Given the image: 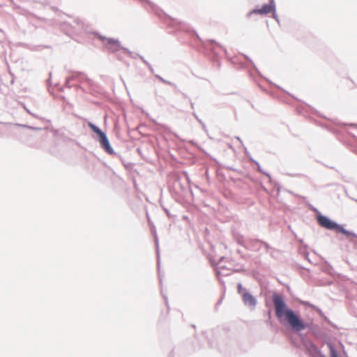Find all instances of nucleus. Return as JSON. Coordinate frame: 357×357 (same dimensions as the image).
I'll return each mask as SVG.
<instances>
[{
	"instance_id": "f257e3e1",
	"label": "nucleus",
	"mask_w": 357,
	"mask_h": 357,
	"mask_svg": "<svg viewBox=\"0 0 357 357\" xmlns=\"http://www.w3.org/2000/svg\"><path fill=\"white\" fill-rule=\"evenodd\" d=\"M273 301L275 308V314L278 319H281L284 317L291 327L297 331L305 328V324L300 319L298 316L291 310L286 308L284 301L280 295L274 294Z\"/></svg>"
},
{
	"instance_id": "f03ea898",
	"label": "nucleus",
	"mask_w": 357,
	"mask_h": 357,
	"mask_svg": "<svg viewBox=\"0 0 357 357\" xmlns=\"http://www.w3.org/2000/svg\"><path fill=\"white\" fill-rule=\"evenodd\" d=\"M88 127L96 134V140L98 142L101 149L108 155L121 158V155L114 151L105 132L93 123L89 121Z\"/></svg>"
},
{
	"instance_id": "7ed1b4c3",
	"label": "nucleus",
	"mask_w": 357,
	"mask_h": 357,
	"mask_svg": "<svg viewBox=\"0 0 357 357\" xmlns=\"http://www.w3.org/2000/svg\"><path fill=\"white\" fill-rule=\"evenodd\" d=\"M89 33L93 35L96 38L100 40L103 43L105 49L109 53L116 54L119 50H122L124 54L132 56V52L130 51L127 47L122 46L119 39L107 38L105 36H102L97 31H89Z\"/></svg>"
},
{
	"instance_id": "20e7f679",
	"label": "nucleus",
	"mask_w": 357,
	"mask_h": 357,
	"mask_svg": "<svg viewBox=\"0 0 357 357\" xmlns=\"http://www.w3.org/2000/svg\"><path fill=\"white\" fill-rule=\"evenodd\" d=\"M317 222L319 225L328 229L335 230L337 232H341L346 236H349L350 233L346 231L341 225L333 222L328 218L319 215L317 216Z\"/></svg>"
},
{
	"instance_id": "39448f33",
	"label": "nucleus",
	"mask_w": 357,
	"mask_h": 357,
	"mask_svg": "<svg viewBox=\"0 0 357 357\" xmlns=\"http://www.w3.org/2000/svg\"><path fill=\"white\" fill-rule=\"evenodd\" d=\"M63 26L70 31L72 33L77 36H79L84 32H87L85 24L79 19L75 20L73 24L66 23Z\"/></svg>"
},
{
	"instance_id": "423d86ee",
	"label": "nucleus",
	"mask_w": 357,
	"mask_h": 357,
	"mask_svg": "<svg viewBox=\"0 0 357 357\" xmlns=\"http://www.w3.org/2000/svg\"><path fill=\"white\" fill-rule=\"evenodd\" d=\"M275 10V4L273 0L268 4L264 5L260 9H255L249 13L248 16L252 14L266 15Z\"/></svg>"
},
{
	"instance_id": "0eeeda50",
	"label": "nucleus",
	"mask_w": 357,
	"mask_h": 357,
	"mask_svg": "<svg viewBox=\"0 0 357 357\" xmlns=\"http://www.w3.org/2000/svg\"><path fill=\"white\" fill-rule=\"evenodd\" d=\"M73 80H79L80 82H85L89 85L91 86L93 83V80L87 77V75L81 71H73L70 75Z\"/></svg>"
},
{
	"instance_id": "6e6552de",
	"label": "nucleus",
	"mask_w": 357,
	"mask_h": 357,
	"mask_svg": "<svg viewBox=\"0 0 357 357\" xmlns=\"http://www.w3.org/2000/svg\"><path fill=\"white\" fill-rule=\"evenodd\" d=\"M146 216L147 218L149 225L151 228V233L153 237V241L155 246V250H156V227L153 221L151 219L148 211L146 210Z\"/></svg>"
},
{
	"instance_id": "1a4fd4ad",
	"label": "nucleus",
	"mask_w": 357,
	"mask_h": 357,
	"mask_svg": "<svg viewBox=\"0 0 357 357\" xmlns=\"http://www.w3.org/2000/svg\"><path fill=\"white\" fill-rule=\"evenodd\" d=\"M243 301L246 305L255 306L256 305V299L249 293H245L243 296Z\"/></svg>"
},
{
	"instance_id": "9d476101",
	"label": "nucleus",
	"mask_w": 357,
	"mask_h": 357,
	"mask_svg": "<svg viewBox=\"0 0 357 357\" xmlns=\"http://www.w3.org/2000/svg\"><path fill=\"white\" fill-rule=\"evenodd\" d=\"M131 58H134L135 59L136 58V56H138V54H135V53H133L132 52V56L131 55H128ZM139 56L140 57V59L144 61V63H145L147 66H149L150 70H151L152 73H153V68L149 65V63L144 59V58L142 56Z\"/></svg>"
},
{
	"instance_id": "9b49d317",
	"label": "nucleus",
	"mask_w": 357,
	"mask_h": 357,
	"mask_svg": "<svg viewBox=\"0 0 357 357\" xmlns=\"http://www.w3.org/2000/svg\"><path fill=\"white\" fill-rule=\"evenodd\" d=\"M22 127H24V128H26L29 130H43V129L42 128H40V127H36V126H28V125H25V124H22V125H20Z\"/></svg>"
},
{
	"instance_id": "f8f14e48",
	"label": "nucleus",
	"mask_w": 357,
	"mask_h": 357,
	"mask_svg": "<svg viewBox=\"0 0 357 357\" xmlns=\"http://www.w3.org/2000/svg\"><path fill=\"white\" fill-rule=\"evenodd\" d=\"M73 81V79L71 78L70 76L66 78V81H65V84H64V86L66 87V88H68V89H70L73 87V85H70V82Z\"/></svg>"
},
{
	"instance_id": "ddd939ff",
	"label": "nucleus",
	"mask_w": 357,
	"mask_h": 357,
	"mask_svg": "<svg viewBox=\"0 0 357 357\" xmlns=\"http://www.w3.org/2000/svg\"><path fill=\"white\" fill-rule=\"evenodd\" d=\"M43 48L46 49H52V47L50 45H38L35 47V50L40 51Z\"/></svg>"
},
{
	"instance_id": "4468645a",
	"label": "nucleus",
	"mask_w": 357,
	"mask_h": 357,
	"mask_svg": "<svg viewBox=\"0 0 357 357\" xmlns=\"http://www.w3.org/2000/svg\"><path fill=\"white\" fill-rule=\"evenodd\" d=\"M73 87L77 90H81L82 91L85 92V89L80 84H73Z\"/></svg>"
},
{
	"instance_id": "2eb2a0df",
	"label": "nucleus",
	"mask_w": 357,
	"mask_h": 357,
	"mask_svg": "<svg viewBox=\"0 0 357 357\" xmlns=\"http://www.w3.org/2000/svg\"><path fill=\"white\" fill-rule=\"evenodd\" d=\"M119 158L121 160V162H123V165H124L126 168H128L130 166H131V164H130V163H129V164H126V163H125V161H123V158H122V157H121V158Z\"/></svg>"
},
{
	"instance_id": "dca6fc26",
	"label": "nucleus",
	"mask_w": 357,
	"mask_h": 357,
	"mask_svg": "<svg viewBox=\"0 0 357 357\" xmlns=\"http://www.w3.org/2000/svg\"><path fill=\"white\" fill-rule=\"evenodd\" d=\"M51 77H52V73H50L49 78L46 81L47 85H50L51 84Z\"/></svg>"
},
{
	"instance_id": "f3484780",
	"label": "nucleus",
	"mask_w": 357,
	"mask_h": 357,
	"mask_svg": "<svg viewBox=\"0 0 357 357\" xmlns=\"http://www.w3.org/2000/svg\"><path fill=\"white\" fill-rule=\"evenodd\" d=\"M25 109H26V111L29 114H30L31 115H32V116H36L33 113H31V112H30V109H26V107H25Z\"/></svg>"
},
{
	"instance_id": "a211bd4d",
	"label": "nucleus",
	"mask_w": 357,
	"mask_h": 357,
	"mask_svg": "<svg viewBox=\"0 0 357 357\" xmlns=\"http://www.w3.org/2000/svg\"><path fill=\"white\" fill-rule=\"evenodd\" d=\"M117 59L120 61H122V57L120 56L119 55H117Z\"/></svg>"
},
{
	"instance_id": "6ab92c4d",
	"label": "nucleus",
	"mask_w": 357,
	"mask_h": 357,
	"mask_svg": "<svg viewBox=\"0 0 357 357\" xmlns=\"http://www.w3.org/2000/svg\"><path fill=\"white\" fill-rule=\"evenodd\" d=\"M151 120H152V121H153V122H154L155 123H156V120H155V119H151Z\"/></svg>"
}]
</instances>
